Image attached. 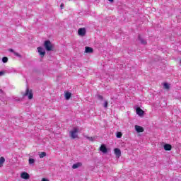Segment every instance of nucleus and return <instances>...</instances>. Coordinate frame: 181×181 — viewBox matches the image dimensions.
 Instances as JSON below:
<instances>
[{
  "label": "nucleus",
  "instance_id": "1",
  "mask_svg": "<svg viewBox=\"0 0 181 181\" xmlns=\"http://www.w3.org/2000/svg\"><path fill=\"white\" fill-rule=\"evenodd\" d=\"M44 47L47 52H52L53 50V45L49 40L45 41Z\"/></svg>",
  "mask_w": 181,
  "mask_h": 181
},
{
  "label": "nucleus",
  "instance_id": "2",
  "mask_svg": "<svg viewBox=\"0 0 181 181\" xmlns=\"http://www.w3.org/2000/svg\"><path fill=\"white\" fill-rule=\"evenodd\" d=\"M69 135L72 139H76V138L78 137V129L74 127L73 130L69 132Z\"/></svg>",
  "mask_w": 181,
  "mask_h": 181
},
{
  "label": "nucleus",
  "instance_id": "3",
  "mask_svg": "<svg viewBox=\"0 0 181 181\" xmlns=\"http://www.w3.org/2000/svg\"><path fill=\"white\" fill-rule=\"evenodd\" d=\"M23 98L27 97L28 95V100H32L33 98V93L32 90H29V88H27L25 93H21Z\"/></svg>",
  "mask_w": 181,
  "mask_h": 181
},
{
  "label": "nucleus",
  "instance_id": "4",
  "mask_svg": "<svg viewBox=\"0 0 181 181\" xmlns=\"http://www.w3.org/2000/svg\"><path fill=\"white\" fill-rule=\"evenodd\" d=\"M37 50H38V53L41 56V57H43V56H45V54H46V51L45 50V49H43V47H37Z\"/></svg>",
  "mask_w": 181,
  "mask_h": 181
},
{
  "label": "nucleus",
  "instance_id": "5",
  "mask_svg": "<svg viewBox=\"0 0 181 181\" xmlns=\"http://www.w3.org/2000/svg\"><path fill=\"white\" fill-rule=\"evenodd\" d=\"M78 33L79 36H84L86 35V28H79L78 30Z\"/></svg>",
  "mask_w": 181,
  "mask_h": 181
},
{
  "label": "nucleus",
  "instance_id": "6",
  "mask_svg": "<svg viewBox=\"0 0 181 181\" xmlns=\"http://www.w3.org/2000/svg\"><path fill=\"white\" fill-rule=\"evenodd\" d=\"M100 152H103V153H107L108 152V149L107 148V146H105L104 144H102L100 147Z\"/></svg>",
  "mask_w": 181,
  "mask_h": 181
},
{
  "label": "nucleus",
  "instance_id": "7",
  "mask_svg": "<svg viewBox=\"0 0 181 181\" xmlns=\"http://www.w3.org/2000/svg\"><path fill=\"white\" fill-rule=\"evenodd\" d=\"M114 151L117 158H119L121 156V150L119 148H115Z\"/></svg>",
  "mask_w": 181,
  "mask_h": 181
},
{
  "label": "nucleus",
  "instance_id": "8",
  "mask_svg": "<svg viewBox=\"0 0 181 181\" xmlns=\"http://www.w3.org/2000/svg\"><path fill=\"white\" fill-rule=\"evenodd\" d=\"M135 130L136 131V132L139 133V132H144V127H141V126H138L136 125L135 126Z\"/></svg>",
  "mask_w": 181,
  "mask_h": 181
},
{
  "label": "nucleus",
  "instance_id": "9",
  "mask_svg": "<svg viewBox=\"0 0 181 181\" xmlns=\"http://www.w3.org/2000/svg\"><path fill=\"white\" fill-rule=\"evenodd\" d=\"M136 114L141 117V115H144V110L141 109L140 107H137L136 109Z\"/></svg>",
  "mask_w": 181,
  "mask_h": 181
},
{
  "label": "nucleus",
  "instance_id": "10",
  "mask_svg": "<svg viewBox=\"0 0 181 181\" xmlns=\"http://www.w3.org/2000/svg\"><path fill=\"white\" fill-rule=\"evenodd\" d=\"M21 177L22 179L28 180L29 177H30V176L27 173H22Z\"/></svg>",
  "mask_w": 181,
  "mask_h": 181
},
{
  "label": "nucleus",
  "instance_id": "11",
  "mask_svg": "<svg viewBox=\"0 0 181 181\" xmlns=\"http://www.w3.org/2000/svg\"><path fill=\"white\" fill-rule=\"evenodd\" d=\"M93 49L92 47H85V52L86 53H93Z\"/></svg>",
  "mask_w": 181,
  "mask_h": 181
},
{
  "label": "nucleus",
  "instance_id": "12",
  "mask_svg": "<svg viewBox=\"0 0 181 181\" xmlns=\"http://www.w3.org/2000/svg\"><path fill=\"white\" fill-rule=\"evenodd\" d=\"M165 151H171L172 150V145L170 144H165L164 145Z\"/></svg>",
  "mask_w": 181,
  "mask_h": 181
},
{
  "label": "nucleus",
  "instance_id": "13",
  "mask_svg": "<svg viewBox=\"0 0 181 181\" xmlns=\"http://www.w3.org/2000/svg\"><path fill=\"white\" fill-rule=\"evenodd\" d=\"M81 163H77L72 165V169H77V168H80L81 166Z\"/></svg>",
  "mask_w": 181,
  "mask_h": 181
},
{
  "label": "nucleus",
  "instance_id": "14",
  "mask_svg": "<svg viewBox=\"0 0 181 181\" xmlns=\"http://www.w3.org/2000/svg\"><path fill=\"white\" fill-rule=\"evenodd\" d=\"M4 163H5V158L1 157L0 158V168H2V166H4Z\"/></svg>",
  "mask_w": 181,
  "mask_h": 181
},
{
  "label": "nucleus",
  "instance_id": "15",
  "mask_svg": "<svg viewBox=\"0 0 181 181\" xmlns=\"http://www.w3.org/2000/svg\"><path fill=\"white\" fill-rule=\"evenodd\" d=\"M139 40L141 42V45H146V40L141 37V35H139Z\"/></svg>",
  "mask_w": 181,
  "mask_h": 181
},
{
  "label": "nucleus",
  "instance_id": "16",
  "mask_svg": "<svg viewBox=\"0 0 181 181\" xmlns=\"http://www.w3.org/2000/svg\"><path fill=\"white\" fill-rule=\"evenodd\" d=\"M71 97V93L70 92H66L65 93L66 100H70Z\"/></svg>",
  "mask_w": 181,
  "mask_h": 181
},
{
  "label": "nucleus",
  "instance_id": "17",
  "mask_svg": "<svg viewBox=\"0 0 181 181\" xmlns=\"http://www.w3.org/2000/svg\"><path fill=\"white\" fill-rule=\"evenodd\" d=\"M84 138H86V139H88V141H90L91 142L94 141V138L93 137H90L88 136H84Z\"/></svg>",
  "mask_w": 181,
  "mask_h": 181
},
{
  "label": "nucleus",
  "instance_id": "18",
  "mask_svg": "<svg viewBox=\"0 0 181 181\" xmlns=\"http://www.w3.org/2000/svg\"><path fill=\"white\" fill-rule=\"evenodd\" d=\"M163 87H164V88H165V90H169V88H170L169 83H165L163 84Z\"/></svg>",
  "mask_w": 181,
  "mask_h": 181
},
{
  "label": "nucleus",
  "instance_id": "19",
  "mask_svg": "<svg viewBox=\"0 0 181 181\" xmlns=\"http://www.w3.org/2000/svg\"><path fill=\"white\" fill-rule=\"evenodd\" d=\"M28 162H29V165H33V163H35V159L29 158Z\"/></svg>",
  "mask_w": 181,
  "mask_h": 181
},
{
  "label": "nucleus",
  "instance_id": "20",
  "mask_svg": "<svg viewBox=\"0 0 181 181\" xmlns=\"http://www.w3.org/2000/svg\"><path fill=\"white\" fill-rule=\"evenodd\" d=\"M40 158H45L46 156V152H42L41 153L39 154Z\"/></svg>",
  "mask_w": 181,
  "mask_h": 181
},
{
  "label": "nucleus",
  "instance_id": "21",
  "mask_svg": "<svg viewBox=\"0 0 181 181\" xmlns=\"http://www.w3.org/2000/svg\"><path fill=\"white\" fill-rule=\"evenodd\" d=\"M2 62H3V63H8V57H4L2 58Z\"/></svg>",
  "mask_w": 181,
  "mask_h": 181
},
{
  "label": "nucleus",
  "instance_id": "22",
  "mask_svg": "<svg viewBox=\"0 0 181 181\" xmlns=\"http://www.w3.org/2000/svg\"><path fill=\"white\" fill-rule=\"evenodd\" d=\"M97 97L98 100H100V101H103V100H104V98L101 95H98Z\"/></svg>",
  "mask_w": 181,
  "mask_h": 181
},
{
  "label": "nucleus",
  "instance_id": "23",
  "mask_svg": "<svg viewBox=\"0 0 181 181\" xmlns=\"http://www.w3.org/2000/svg\"><path fill=\"white\" fill-rule=\"evenodd\" d=\"M122 136V133L121 132H117V138H121Z\"/></svg>",
  "mask_w": 181,
  "mask_h": 181
},
{
  "label": "nucleus",
  "instance_id": "24",
  "mask_svg": "<svg viewBox=\"0 0 181 181\" xmlns=\"http://www.w3.org/2000/svg\"><path fill=\"white\" fill-rule=\"evenodd\" d=\"M13 54H15L17 57H22V56L16 52H14Z\"/></svg>",
  "mask_w": 181,
  "mask_h": 181
},
{
  "label": "nucleus",
  "instance_id": "25",
  "mask_svg": "<svg viewBox=\"0 0 181 181\" xmlns=\"http://www.w3.org/2000/svg\"><path fill=\"white\" fill-rule=\"evenodd\" d=\"M103 107H104L105 108H107V107H108V102H107V100L105 101V103H104Z\"/></svg>",
  "mask_w": 181,
  "mask_h": 181
},
{
  "label": "nucleus",
  "instance_id": "26",
  "mask_svg": "<svg viewBox=\"0 0 181 181\" xmlns=\"http://www.w3.org/2000/svg\"><path fill=\"white\" fill-rule=\"evenodd\" d=\"M4 74H5V71H0V76H4Z\"/></svg>",
  "mask_w": 181,
  "mask_h": 181
},
{
  "label": "nucleus",
  "instance_id": "27",
  "mask_svg": "<svg viewBox=\"0 0 181 181\" xmlns=\"http://www.w3.org/2000/svg\"><path fill=\"white\" fill-rule=\"evenodd\" d=\"M8 51H10L11 53H14L15 51L13 50V49H9Z\"/></svg>",
  "mask_w": 181,
  "mask_h": 181
},
{
  "label": "nucleus",
  "instance_id": "28",
  "mask_svg": "<svg viewBox=\"0 0 181 181\" xmlns=\"http://www.w3.org/2000/svg\"><path fill=\"white\" fill-rule=\"evenodd\" d=\"M60 6H61V9H63V8L64 7V4H62Z\"/></svg>",
  "mask_w": 181,
  "mask_h": 181
},
{
  "label": "nucleus",
  "instance_id": "29",
  "mask_svg": "<svg viewBox=\"0 0 181 181\" xmlns=\"http://www.w3.org/2000/svg\"><path fill=\"white\" fill-rule=\"evenodd\" d=\"M42 181H49L47 179H46V178H43L42 180Z\"/></svg>",
  "mask_w": 181,
  "mask_h": 181
},
{
  "label": "nucleus",
  "instance_id": "30",
  "mask_svg": "<svg viewBox=\"0 0 181 181\" xmlns=\"http://www.w3.org/2000/svg\"><path fill=\"white\" fill-rule=\"evenodd\" d=\"M110 2H114V0H109Z\"/></svg>",
  "mask_w": 181,
  "mask_h": 181
}]
</instances>
